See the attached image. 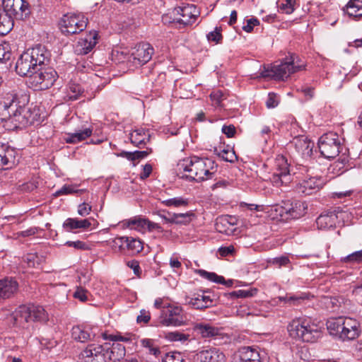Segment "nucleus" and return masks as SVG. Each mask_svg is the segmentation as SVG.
Masks as SVG:
<instances>
[{"label":"nucleus","instance_id":"40","mask_svg":"<svg viewBox=\"0 0 362 362\" xmlns=\"http://www.w3.org/2000/svg\"><path fill=\"white\" fill-rule=\"evenodd\" d=\"M103 338L112 341L129 342L135 339V336L131 333H127L124 335H122L121 333L116 334H104Z\"/></svg>","mask_w":362,"mask_h":362},{"label":"nucleus","instance_id":"12","mask_svg":"<svg viewBox=\"0 0 362 362\" xmlns=\"http://www.w3.org/2000/svg\"><path fill=\"white\" fill-rule=\"evenodd\" d=\"M81 358L86 362H107L112 360L110 347L105 345L89 344L81 353Z\"/></svg>","mask_w":362,"mask_h":362},{"label":"nucleus","instance_id":"38","mask_svg":"<svg viewBox=\"0 0 362 362\" xmlns=\"http://www.w3.org/2000/svg\"><path fill=\"white\" fill-rule=\"evenodd\" d=\"M197 274H199L202 277L208 279L211 281L226 284L227 286L232 285V281L228 280L227 282L225 281L224 278L221 276H218L214 272H209L203 269L197 270Z\"/></svg>","mask_w":362,"mask_h":362},{"label":"nucleus","instance_id":"51","mask_svg":"<svg viewBox=\"0 0 362 362\" xmlns=\"http://www.w3.org/2000/svg\"><path fill=\"white\" fill-rule=\"evenodd\" d=\"M73 296L81 302H86L88 299V292L82 287H77Z\"/></svg>","mask_w":362,"mask_h":362},{"label":"nucleus","instance_id":"23","mask_svg":"<svg viewBox=\"0 0 362 362\" xmlns=\"http://www.w3.org/2000/svg\"><path fill=\"white\" fill-rule=\"evenodd\" d=\"M18 290V283L12 277L0 279V299H7L14 296Z\"/></svg>","mask_w":362,"mask_h":362},{"label":"nucleus","instance_id":"7","mask_svg":"<svg viewBox=\"0 0 362 362\" xmlns=\"http://www.w3.org/2000/svg\"><path fill=\"white\" fill-rule=\"evenodd\" d=\"M57 72L52 68L39 66L29 76L27 83L35 90H46L50 88L56 81Z\"/></svg>","mask_w":362,"mask_h":362},{"label":"nucleus","instance_id":"46","mask_svg":"<svg viewBox=\"0 0 362 362\" xmlns=\"http://www.w3.org/2000/svg\"><path fill=\"white\" fill-rule=\"evenodd\" d=\"M268 263L280 268L281 267H288L291 262L288 256L282 255L269 259Z\"/></svg>","mask_w":362,"mask_h":362},{"label":"nucleus","instance_id":"35","mask_svg":"<svg viewBox=\"0 0 362 362\" xmlns=\"http://www.w3.org/2000/svg\"><path fill=\"white\" fill-rule=\"evenodd\" d=\"M344 317L329 318L326 323L327 330L330 334L340 338V331L343 325Z\"/></svg>","mask_w":362,"mask_h":362},{"label":"nucleus","instance_id":"54","mask_svg":"<svg viewBox=\"0 0 362 362\" xmlns=\"http://www.w3.org/2000/svg\"><path fill=\"white\" fill-rule=\"evenodd\" d=\"M178 20L177 16H174L173 11L165 13L162 16V22L164 24L178 23Z\"/></svg>","mask_w":362,"mask_h":362},{"label":"nucleus","instance_id":"33","mask_svg":"<svg viewBox=\"0 0 362 362\" xmlns=\"http://www.w3.org/2000/svg\"><path fill=\"white\" fill-rule=\"evenodd\" d=\"M83 93V89L80 84L70 81L66 88L65 100H76L79 98Z\"/></svg>","mask_w":362,"mask_h":362},{"label":"nucleus","instance_id":"50","mask_svg":"<svg viewBox=\"0 0 362 362\" xmlns=\"http://www.w3.org/2000/svg\"><path fill=\"white\" fill-rule=\"evenodd\" d=\"M189 335L184 334L180 332H171L167 334L166 338L170 341H185L188 339Z\"/></svg>","mask_w":362,"mask_h":362},{"label":"nucleus","instance_id":"26","mask_svg":"<svg viewBox=\"0 0 362 362\" xmlns=\"http://www.w3.org/2000/svg\"><path fill=\"white\" fill-rule=\"evenodd\" d=\"M194 330L204 338H210L220 334V329L210 324L197 323Z\"/></svg>","mask_w":362,"mask_h":362},{"label":"nucleus","instance_id":"43","mask_svg":"<svg viewBox=\"0 0 362 362\" xmlns=\"http://www.w3.org/2000/svg\"><path fill=\"white\" fill-rule=\"evenodd\" d=\"M305 296H296V295H290L287 294L286 296H279L278 297V300L280 302H284L285 303H288L291 305H297L300 303L302 300L305 299Z\"/></svg>","mask_w":362,"mask_h":362},{"label":"nucleus","instance_id":"13","mask_svg":"<svg viewBox=\"0 0 362 362\" xmlns=\"http://www.w3.org/2000/svg\"><path fill=\"white\" fill-rule=\"evenodd\" d=\"M2 5L6 15L11 20H23L30 14L28 4L24 0H3Z\"/></svg>","mask_w":362,"mask_h":362},{"label":"nucleus","instance_id":"20","mask_svg":"<svg viewBox=\"0 0 362 362\" xmlns=\"http://www.w3.org/2000/svg\"><path fill=\"white\" fill-rule=\"evenodd\" d=\"M98 33L95 30L90 31L84 37L79 39L75 47L78 54H86L90 52L98 43Z\"/></svg>","mask_w":362,"mask_h":362},{"label":"nucleus","instance_id":"42","mask_svg":"<svg viewBox=\"0 0 362 362\" xmlns=\"http://www.w3.org/2000/svg\"><path fill=\"white\" fill-rule=\"evenodd\" d=\"M11 45L5 41H0V62L9 60L11 57Z\"/></svg>","mask_w":362,"mask_h":362},{"label":"nucleus","instance_id":"15","mask_svg":"<svg viewBox=\"0 0 362 362\" xmlns=\"http://www.w3.org/2000/svg\"><path fill=\"white\" fill-rule=\"evenodd\" d=\"M174 16H177L178 24L184 26L192 25L199 15V11L194 4H182L173 11Z\"/></svg>","mask_w":362,"mask_h":362},{"label":"nucleus","instance_id":"2","mask_svg":"<svg viewBox=\"0 0 362 362\" xmlns=\"http://www.w3.org/2000/svg\"><path fill=\"white\" fill-rule=\"evenodd\" d=\"M49 53L45 47L37 45L23 53L16 64V71L21 76H28L32 72L42 66L46 61H49Z\"/></svg>","mask_w":362,"mask_h":362},{"label":"nucleus","instance_id":"28","mask_svg":"<svg viewBox=\"0 0 362 362\" xmlns=\"http://www.w3.org/2000/svg\"><path fill=\"white\" fill-rule=\"evenodd\" d=\"M91 226L89 219H78L74 218H69L65 220L63 223L64 228L67 231H71L74 229H86Z\"/></svg>","mask_w":362,"mask_h":362},{"label":"nucleus","instance_id":"8","mask_svg":"<svg viewBox=\"0 0 362 362\" xmlns=\"http://www.w3.org/2000/svg\"><path fill=\"white\" fill-rule=\"evenodd\" d=\"M187 317L181 306L168 304L160 311L158 323L165 327H180L185 324Z\"/></svg>","mask_w":362,"mask_h":362},{"label":"nucleus","instance_id":"24","mask_svg":"<svg viewBox=\"0 0 362 362\" xmlns=\"http://www.w3.org/2000/svg\"><path fill=\"white\" fill-rule=\"evenodd\" d=\"M240 362H261L259 349L256 346H243L238 351Z\"/></svg>","mask_w":362,"mask_h":362},{"label":"nucleus","instance_id":"29","mask_svg":"<svg viewBox=\"0 0 362 362\" xmlns=\"http://www.w3.org/2000/svg\"><path fill=\"white\" fill-rule=\"evenodd\" d=\"M213 300L209 296L205 293L197 294L195 297L191 298L188 304L195 309H204L212 305Z\"/></svg>","mask_w":362,"mask_h":362},{"label":"nucleus","instance_id":"10","mask_svg":"<svg viewBox=\"0 0 362 362\" xmlns=\"http://www.w3.org/2000/svg\"><path fill=\"white\" fill-rule=\"evenodd\" d=\"M153 53V48L150 44L140 43L133 49L130 54L122 52L121 54L124 55V57L120 59L122 62L127 61L132 66L137 67L147 63L151 59Z\"/></svg>","mask_w":362,"mask_h":362},{"label":"nucleus","instance_id":"16","mask_svg":"<svg viewBox=\"0 0 362 362\" xmlns=\"http://www.w3.org/2000/svg\"><path fill=\"white\" fill-rule=\"evenodd\" d=\"M18 162L19 156L16 149L6 144L0 145V170L11 169Z\"/></svg>","mask_w":362,"mask_h":362},{"label":"nucleus","instance_id":"52","mask_svg":"<svg viewBox=\"0 0 362 362\" xmlns=\"http://www.w3.org/2000/svg\"><path fill=\"white\" fill-rule=\"evenodd\" d=\"M346 262H362V250L354 252L344 258Z\"/></svg>","mask_w":362,"mask_h":362},{"label":"nucleus","instance_id":"9","mask_svg":"<svg viewBox=\"0 0 362 362\" xmlns=\"http://www.w3.org/2000/svg\"><path fill=\"white\" fill-rule=\"evenodd\" d=\"M87 26V18L82 14L68 13L60 20L59 28L64 35L77 34L85 30Z\"/></svg>","mask_w":362,"mask_h":362},{"label":"nucleus","instance_id":"58","mask_svg":"<svg viewBox=\"0 0 362 362\" xmlns=\"http://www.w3.org/2000/svg\"><path fill=\"white\" fill-rule=\"evenodd\" d=\"M223 97L224 95L221 90H215L210 94L211 100L217 105L221 104Z\"/></svg>","mask_w":362,"mask_h":362},{"label":"nucleus","instance_id":"47","mask_svg":"<svg viewBox=\"0 0 362 362\" xmlns=\"http://www.w3.org/2000/svg\"><path fill=\"white\" fill-rule=\"evenodd\" d=\"M296 0H283L278 6L281 13L291 14L294 11V4Z\"/></svg>","mask_w":362,"mask_h":362},{"label":"nucleus","instance_id":"30","mask_svg":"<svg viewBox=\"0 0 362 362\" xmlns=\"http://www.w3.org/2000/svg\"><path fill=\"white\" fill-rule=\"evenodd\" d=\"M130 139L134 145L139 147L149 141L150 134L148 131L145 129L139 128L131 133Z\"/></svg>","mask_w":362,"mask_h":362},{"label":"nucleus","instance_id":"6","mask_svg":"<svg viewBox=\"0 0 362 362\" xmlns=\"http://www.w3.org/2000/svg\"><path fill=\"white\" fill-rule=\"evenodd\" d=\"M295 173L291 168L286 158L282 155H278L274 163L272 175L269 180L276 187H280L290 183L293 180Z\"/></svg>","mask_w":362,"mask_h":362},{"label":"nucleus","instance_id":"61","mask_svg":"<svg viewBox=\"0 0 362 362\" xmlns=\"http://www.w3.org/2000/svg\"><path fill=\"white\" fill-rule=\"evenodd\" d=\"M150 319H151V317H150L149 312H148L145 310H141L140 311V314L137 316L136 320H137V322H139V323H140V322L147 323V322H148Z\"/></svg>","mask_w":362,"mask_h":362},{"label":"nucleus","instance_id":"1","mask_svg":"<svg viewBox=\"0 0 362 362\" xmlns=\"http://www.w3.org/2000/svg\"><path fill=\"white\" fill-rule=\"evenodd\" d=\"M178 167L186 173V177L202 182L213 177L217 171L218 165L211 158L192 156L181 160Z\"/></svg>","mask_w":362,"mask_h":362},{"label":"nucleus","instance_id":"18","mask_svg":"<svg viewBox=\"0 0 362 362\" xmlns=\"http://www.w3.org/2000/svg\"><path fill=\"white\" fill-rule=\"evenodd\" d=\"M112 242V247H118L121 250L126 248L132 254L139 253L143 250L141 241L132 237H117Z\"/></svg>","mask_w":362,"mask_h":362},{"label":"nucleus","instance_id":"21","mask_svg":"<svg viewBox=\"0 0 362 362\" xmlns=\"http://www.w3.org/2000/svg\"><path fill=\"white\" fill-rule=\"evenodd\" d=\"M296 152L303 158H309L313 154L314 143L308 136L301 135L296 136L291 141Z\"/></svg>","mask_w":362,"mask_h":362},{"label":"nucleus","instance_id":"41","mask_svg":"<svg viewBox=\"0 0 362 362\" xmlns=\"http://www.w3.org/2000/svg\"><path fill=\"white\" fill-rule=\"evenodd\" d=\"M214 152L225 161L233 163L237 160L236 154L233 149H223L218 151L217 148H215Z\"/></svg>","mask_w":362,"mask_h":362},{"label":"nucleus","instance_id":"39","mask_svg":"<svg viewBox=\"0 0 362 362\" xmlns=\"http://www.w3.org/2000/svg\"><path fill=\"white\" fill-rule=\"evenodd\" d=\"M162 204L168 207H182L187 206L189 204V199L182 197H176L162 201Z\"/></svg>","mask_w":362,"mask_h":362},{"label":"nucleus","instance_id":"64","mask_svg":"<svg viewBox=\"0 0 362 362\" xmlns=\"http://www.w3.org/2000/svg\"><path fill=\"white\" fill-rule=\"evenodd\" d=\"M127 264L129 268L133 269L135 275L137 276H140L141 269L139 262L136 260L129 261Z\"/></svg>","mask_w":362,"mask_h":362},{"label":"nucleus","instance_id":"3","mask_svg":"<svg viewBox=\"0 0 362 362\" xmlns=\"http://www.w3.org/2000/svg\"><path fill=\"white\" fill-rule=\"evenodd\" d=\"M289 335L306 342H315L321 336L320 327L310 318H297L288 325Z\"/></svg>","mask_w":362,"mask_h":362},{"label":"nucleus","instance_id":"56","mask_svg":"<svg viewBox=\"0 0 362 362\" xmlns=\"http://www.w3.org/2000/svg\"><path fill=\"white\" fill-rule=\"evenodd\" d=\"M259 24V21L257 18H251L247 20L246 25L243 26V30L247 33H250L252 31L254 27Z\"/></svg>","mask_w":362,"mask_h":362},{"label":"nucleus","instance_id":"55","mask_svg":"<svg viewBox=\"0 0 362 362\" xmlns=\"http://www.w3.org/2000/svg\"><path fill=\"white\" fill-rule=\"evenodd\" d=\"M25 261L30 267H35L40 264L39 257L36 254H28L25 257Z\"/></svg>","mask_w":362,"mask_h":362},{"label":"nucleus","instance_id":"19","mask_svg":"<svg viewBox=\"0 0 362 362\" xmlns=\"http://www.w3.org/2000/svg\"><path fill=\"white\" fill-rule=\"evenodd\" d=\"M325 184V180L320 177H310L308 179L303 180L296 187V190L298 194L303 195H310L317 192Z\"/></svg>","mask_w":362,"mask_h":362},{"label":"nucleus","instance_id":"34","mask_svg":"<svg viewBox=\"0 0 362 362\" xmlns=\"http://www.w3.org/2000/svg\"><path fill=\"white\" fill-rule=\"evenodd\" d=\"M346 12L354 18L362 17V0H350L346 6Z\"/></svg>","mask_w":362,"mask_h":362},{"label":"nucleus","instance_id":"63","mask_svg":"<svg viewBox=\"0 0 362 362\" xmlns=\"http://www.w3.org/2000/svg\"><path fill=\"white\" fill-rule=\"evenodd\" d=\"M221 34L217 28L207 35V38L209 41L218 42L221 39Z\"/></svg>","mask_w":362,"mask_h":362},{"label":"nucleus","instance_id":"4","mask_svg":"<svg viewBox=\"0 0 362 362\" xmlns=\"http://www.w3.org/2000/svg\"><path fill=\"white\" fill-rule=\"evenodd\" d=\"M8 318L13 325L23 326L25 323L32 321L46 322L48 320V315L42 306L30 304L20 305L10 314Z\"/></svg>","mask_w":362,"mask_h":362},{"label":"nucleus","instance_id":"57","mask_svg":"<svg viewBox=\"0 0 362 362\" xmlns=\"http://www.w3.org/2000/svg\"><path fill=\"white\" fill-rule=\"evenodd\" d=\"M91 206L86 202H83L78 206V214L81 216H88L91 211Z\"/></svg>","mask_w":362,"mask_h":362},{"label":"nucleus","instance_id":"22","mask_svg":"<svg viewBox=\"0 0 362 362\" xmlns=\"http://www.w3.org/2000/svg\"><path fill=\"white\" fill-rule=\"evenodd\" d=\"M359 324L355 319L344 317L343 325L340 331V339L342 340H352L359 334Z\"/></svg>","mask_w":362,"mask_h":362},{"label":"nucleus","instance_id":"44","mask_svg":"<svg viewBox=\"0 0 362 362\" xmlns=\"http://www.w3.org/2000/svg\"><path fill=\"white\" fill-rule=\"evenodd\" d=\"M125 348L120 344H113L112 350H110L111 354L112 360L119 361L125 356Z\"/></svg>","mask_w":362,"mask_h":362},{"label":"nucleus","instance_id":"27","mask_svg":"<svg viewBox=\"0 0 362 362\" xmlns=\"http://www.w3.org/2000/svg\"><path fill=\"white\" fill-rule=\"evenodd\" d=\"M308 206L305 202L296 201L291 204L288 208H284L285 212L292 218H298L303 216Z\"/></svg>","mask_w":362,"mask_h":362},{"label":"nucleus","instance_id":"36","mask_svg":"<svg viewBox=\"0 0 362 362\" xmlns=\"http://www.w3.org/2000/svg\"><path fill=\"white\" fill-rule=\"evenodd\" d=\"M194 216L193 213H181L173 214L171 217L167 218L163 216V218L167 223H176V224H187L191 221V216Z\"/></svg>","mask_w":362,"mask_h":362},{"label":"nucleus","instance_id":"45","mask_svg":"<svg viewBox=\"0 0 362 362\" xmlns=\"http://www.w3.org/2000/svg\"><path fill=\"white\" fill-rule=\"evenodd\" d=\"M84 189H77L76 185H64L59 190H57L54 195L59 197L61 195L71 194L76 192H83Z\"/></svg>","mask_w":362,"mask_h":362},{"label":"nucleus","instance_id":"25","mask_svg":"<svg viewBox=\"0 0 362 362\" xmlns=\"http://www.w3.org/2000/svg\"><path fill=\"white\" fill-rule=\"evenodd\" d=\"M337 220V215L329 211L322 214L316 220V224L319 229H329L335 226Z\"/></svg>","mask_w":362,"mask_h":362},{"label":"nucleus","instance_id":"48","mask_svg":"<svg viewBox=\"0 0 362 362\" xmlns=\"http://www.w3.org/2000/svg\"><path fill=\"white\" fill-rule=\"evenodd\" d=\"M163 362H187L182 354L180 352L168 353L163 359Z\"/></svg>","mask_w":362,"mask_h":362},{"label":"nucleus","instance_id":"31","mask_svg":"<svg viewBox=\"0 0 362 362\" xmlns=\"http://www.w3.org/2000/svg\"><path fill=\"white\" fill-rule=\"evenodd\" d=\"M93 129L90 128H86L83 130H80L74 133H68L66 134L64 140L68 144H76L82 141L90 136Z\"/></svg>","mask_w":362,"mask_h":362},{"label":"nucleus","instance_id":"37","mask_svg":"<svg viewBox=\"0 0 362 362\" xmlns=\"http://www.w3.org/2000/svg\"><path fill=\"white\" fill-rule=\"evenodd\" d=\"M72 337L81 342H85L91 338V336H94V334L90 333L86 328L81 326H76L72 328L71 330Z\"/></svg>","mask_w":362,"mask_h":362},{"label":"nucleus","instance_id":"14","mask_svg":"<svg viewBox=\"0 0 362 362\" xmlns=\"http://www.w3.org/2000/svg\"><path fill=\"white\" fill-rule=\"evenodd\" d=\"M7 99L9 103L8 109L11 116V119L7 121L13 123L16 128L26 126L28 121L23 115L25 108L19 105L16 95L8 94Z\"/></svg>","mask_w":362,"mask_h":362},{"label":"nucleus","instance_id":"62","mask_svg":"<svg viewBox=\"0 0 362 362\" xmlns=\"http://www.w3.org/2000/svg\"><path fill=\"white\" fill-rule=\"evenodd\" d=\"M151 152V150L150 151H148V150H146V151H135L132 152V161L144 158Z\"/></svg>","mask_w":362,"mask_h":362},{"label":"nucleus","instance_id":"32","mask_svg":"<svg viewBox=\"0 0 362 362\" xmlns=\"http://www.w3.org/2000/svg\"><path fill=\"white\" fill-rule=\"evenodd\" d=\"M146 218L134 216L124 221V225L130 229L136 230L141 233L146 232Z\"/></svg>","mask_w":362,"mask_h":362},{"label":"nucleus","instance_id":"59","mask_svg":"<svg viewBox=\"0 0 362 362\" xmlns=\"http://www.w3.org/2000/svg\"><path fill=\"white\" fill-rule=\"evenodd\" d=\"M153 231L156 230L159 233L163 232V229L162 227L158 225V223H153L152 221H150L147 219L146 224V231Z\"/></svg>","mask_w":362,"mask_h":362},{"label":"nucleus","instance_id":"49","mask_svg":"<svg viewBox=\"0 0 362 362\" xmlns=\"http://www.w3.org/2000/svg\"><path fill=\"white\" fill-rule=\"evenodd\" d=\"M8 104H9V103L8 102L7 97L4 101L0 102V119L2 121H7L11 119L8 109Z\"/></svg>","mask_w":362,"mask_h":362},{"label":"nucleus","instance_id":"60","mask_svg":"<svg viewBox=\"0 0 362 362\" xmlns=\"http://www.w3.org/2000/svg\"><path fill=\"white\" fill-rule=\"evenodd\" d=\"M66 245H68L69 247H72L77 250H86L87 245L85 243L77 240V241H67L65 243Z\"/></svg>","mask_w":362,"mask_h":362},{"label":"nucleus","instance_id":"17","mask_svg":"<svg viewBox=\"0 0 362 362\" xmlns=\"http://www.w3.org/2000/svg\"><path fill=\"white\" fill-rule=\"evenodd\" d=\"M194 362H226L225 354L218 349L210 347L199 351L193 356Z\"/></svg>","mask_w":362,"mask_h":362},{"label":"nucleus","instance_id":"11","mask_svg":"<svg viewBox=\"0 0 362 362\" xmlns=\"http://www.w3.org/2000/svg\"><path fill=\"white\" fill-rule=\"evenodd\" d=\"M318 148L321 154L327 158H334L340 152L341 141L339 135L335 132L323 134L318 141Z\"/></svg>","mask_w":362,"mask_h":362},{"label":"nucleus","instance_id":"5","mask_svg":"<svg viewBox=\"0 0 362 362\" xmlns=\"http://www.w3.org/2000/svg\"><path fill=\"white\" fill-rule=\"evenodd\" d=\"M303 68L304 65L298 63V57L295 54H291L289 58L286 59L285 62L264 68V70L261 73V76L275 80H284L291 74L299 71Z\"/></svg>","mask_w":362,"mask_h":362},{"label":"nucleus","instance_id":"53","mask_svg":"<svg viewBox=\"0 0 362 362\" xmlns=\"http://www.w3.org/2000/svg\"><path fill=\"white\" fill-rule=\"evenodd\" d=\"M279 104V97L274 93H270L268 95L266 105L268 108L276 107Z\"/></svg>","mask_w":362,"mask_h":362}]
</instances>
